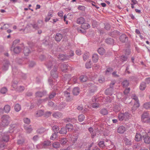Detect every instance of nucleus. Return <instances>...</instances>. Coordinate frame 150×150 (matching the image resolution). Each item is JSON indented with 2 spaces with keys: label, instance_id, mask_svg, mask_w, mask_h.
I'll use <instances>...</instances> for the list:
<instances>
[{
  "label": "nucleus",
  "instance_id": "obj_16",
  "mask_svg": "<svg viewBox=\"0 0 150 150\" xmlns=\"http://www.w3.org/2000/svg\"><path fill=\"white\" fill-rule=\"evenodd\" d=\"M125 131V128L123 126H121L118 127L117 129V132L120 134L124 133Z\"/></svg>",
  "mask_w": 150,
  "mask_h": 150
},
{
  "label": "nucleus",
  "instance_id": "obj_38",
  "mask_svg": "<svg viewBox=\"0 0 150 150\" xmlns=\"http://www.w3.org/2000/svg\"><path fill=\"white\" fill-rule=\"evenodd\" d=\"M25 89V87L23 86H18L16 90L18 92H22Z\"/></svg>",
  "mask_w": 150,
  "mask_h": 150
},
{
  "label": "nucleus",
  "instance_id": "obj_25",
  "mask_svg": "<svg viewBox=\"0 0 150 150\" xmlns=\"http://www.w3.org/2000/svg\"><path fill=\"white\" fill-rule=\"evenodd\" d=\"M47 92L46 91H43L42 92H38L36 93V97H41L43 96Z\"/></svg>",
  "mask_w": 150,
  "mask_h": 150
},
{
  "label": "nucleus",
  "instance_id": "obj_18",
  "mask_svg": "<svg viewBox=\"0 0 150 150\" xmlns=\"http://www.w3.org/2000/svg\"><path fill=\"white\" fill-rule=\"evenodd\" d=\"M85 21V19L82 17L78 18L76 21V22L78 24L82 25L84 23Z\"/></svg>",
  "mask_w": 150,
  "mask_h": 150
},
{
  "label": "nucleus",
  "instance_id": "obj_30",
  "mask_svg": "<svg viewBox=\"0 0 150 150\" xmlns=\"http://www.w3.org/2000/svg\"><path fill=\"white\" fill-rule=\"evenodd\" d=\"M42 144L44 148H45L51 144V142L50 141L47 140L44 141L42 142Z\"/></svg>",
  "mask_w": 150,
  "mask_h": 150
},
{
  "label": "nucleus",
  "instance_id": "obj_10",
  "mask_svg": "<svg viewBox=\"0 0 150 150\" xmlns=\"http://www.w3.org/2000/svg\"><path fill=\"white\" fill-rule=\"evenodd\" d=\"M2 137L0 139V142H7L9 140V134L8 132H5L2 134Z\"/></svg>",
  "mask_w": 150,
  "mask_h": 150
},
{
  "label": "nucleus",
  "instance_id": "obj_9",
  "mask_svg": "<svg viewBox=\"0 0 150 150\" xmlns=\"http://www.w3.org/2000/svg\"><path fill=\"white\" fill-rule=\"evenodd\" d=\"M3 66L2 67V69L6 71L8 69L9 66L10 65L9 61L7 59H5L2 62Z\"/></svg>",
  "mask_w": 150,
  "mask_h": 150
},
{
  "label": "nucleus",
  "instance_id": "obj_32",
  "mask_svg": "<svg viewBox=\"0 0 150 150\" xmlns=\"http://www.w3.org/2000/svg\"><path fill=\"white\" fill-rule=\"evenodd\" d=\"M143 108L147 110L150 109V102L145 103L143 105Z\"/></svg>",
  "mask_w": 150,
  "mask_h": 150
},
{
  "label": "nucleus",
  "instance_id": "obj_52",
  "mask_svg": "<svg viewBox=\"0 0 150 150\" xmlns=\"http://www.w3.org/2000/svg\"><path fill=\"white\" fill-rule=\"evenodd\" d=\"M120 60L122 62H124L127 60V56L123 55L120 57Z\"/></svg>",
  "mask_w": 150,
  "mask_h": 150
},
{
  "label": "nucleus",
  "instance_id": "obj_59",
  "mask_svg": "<svg viewBox=\"0 0 150 150\" xmlns=\"http://www.w3.org/2000/svg\"><path fill=\"white\" fill-rule=\"evenodd\" d=\"M68 54L67 55L69 56V58L73 56L74 55V52L72 50H70L68 53Z\"/></svg>",
  "mask_w": 150,
  "mask_h": 150
},
{
  "label": "nucleus",
  "instance_id": "obj_42",
  "mask_svg": "<svg viewBox=\"0 0 150 150\" xmlns=\"http://www.w3.org/2000/svg\"><path fill=\"white\" fill-rule=\"evenodd\" d=\"M52 145L53 147L56 149L59 148L60 146V144L58 142H55L53 143Z\"/></svg>",
  "mask_w": 150,
  "mask_h": 150
},
{
  "label": "nucleus",
  "instance_id": "obj_27",
  "mask_svg": "<svg viewBox=\"0 0 150 150\" xmlns=\"http://www.w3.org/2000/svg\"><path fill=\"white\" fill-rule=\"evenodd\" d=\"M92 60L94 62H97L98 59V55L96 54H94L92 56Z\"/></svg>",
  "mask_w": 150,
  "mask_h": 150
},
{
  "label": "nucleus",
  "instance_id": "obj_4",
  "mask_svg": "<svg viewBox=\"0 0 150 150\" xmlns=\"http://www.w3.org/2000/svg\"><path fill=\"white\" fill-rule=\"evenodd\" d=\"M132 98L133 100L131 101V102H134V105L132 108V110H135L139 106V104L138 98L134 94L132 95Z\"/></svg>",
  "mask_w": 150,
  "mask_h": 150
},
{
  "label": "nucleus",
  "instance_id": "obj_63",
  "mask_svg": "<svg viewBox=\"0 0 150 150\" xmlns=\"http://www.w3.org/2000/svg\"><path fill=\"white\" fill-rule=\"evenodd\" d=\"M78 8L79 10L82 11H84L85 9V7L83 6H78Z\"/></svg>",
  "mask_w": 150,
  "mask_h": 150
},
{
  "label": "nucleus",
  "instance_id": "obj_61",
  "mask_svg": "<svg viewBox=\"0 0 150 150\" xmlns=\"http://www.w3.org/2000/svg\"><path fill=\"white\" fill-rule=\"evenodd\" d=\"M7 91V89L5 87L3 88L1 90V93L2 94L5 93Z\"/></svg>",
  "mask_w": 150,
  "mask_h": 150
},
{
  "label": "nucleus",
  "instance_id": "obj_15",
  "mask_svg": "<svg viewBox=\"0 0 150 150\" xmlns=\"http://www.w3.org/2000/svg\"><path fill=\"white\" fill-rule=\"evenodd\" d=\"M105 42L107 44L114 45V40L112 38H108L105 40Z\"/></svg>",
  "mask_w": 150,
  "mask_h": 150
},
{
  "label": "nucleus",
  "instance_id": "obj_2",
  "mask_svg": "<svg viewBox=\"0 0 150 150\" xmlns=\"http://www.w3.org/2000/svg\"><path fill=\"white\" fill-rule=\"evenodd\" d=\"M131 117V114L127 112L125 113L120 112L118 116V119L120 121L128 120Z\"/></svg>",
  "mask_w": 150,
  "mask_h": 150
},
{
  "label": "nucleus",
  "instance_id": "obj_56",
  "mask_svg": "<svg viewBox=\"0 0 150 150\" xmlns=\"http://www.w3.org/2000/svg\"><path fill=\"white\" fill-rule=\"evenodd\" d=\"M89 57V53L88 52L83 54V59L84 60H86Z\"/></svg>",
  "mask_w": 150,
  "mask_h": 150
},
{
  "label": "nucleus",
  "instance_id": "obj_1",
  "mask_svg": "<svg viewBox=\"0 0 150 150\" xmlns=\"http://www.w3.org/2000/svg\"><path fill=\"white\" fill-rule=\"evenodd\" d=\"M1 119L0 126L2 127H5L8 126L10 122L11 117L8 115H5L2 116Z\"/></svg>",
  "mask_w": 150,
  "mask_h": 150
},
{
  "label": "nucleus",
  "instance_id": "obj_57",
  "mask_svg": "<svg viewBox=\"0 0 150 150\" xmlns=\"http://www.w3.org/2000/svg\"><path fill=\"white\" fill-rule=\"evenodd\" d=\"M36 147L38 149H41L44 148L42 143H40L37 145Z\"/></svg>",
  "mask_w": 150,
  "mask_h": 150
},
{
  "label": "nucleus",
  "instance_id": "obj_53",
  "mask_svg": "<svg viewBox=\"0 0 150 150\" xmlns=\"http://www.w3.org/2000/svg\"><path fill=\"white\" fill-rule=\"evenodd\" d=\"M30 25L32 26L33 28L35 30H38L39 28L38 24L36 23L31 24Z\"/></svg>",
  "mask_w": 150,
  "mask_h": 150
},
{
  "label": "nucleus",
  "instance_id": "obj_51",
  "mask_svg": "<svg viewBox=\"0 0 150 150\" xmlns=\"http://www.w3.org/2000/svg\"><path fill=\"white\" fill-rule=\"evenodd\" d=\"M85 118L84 115L83 114L80 115L78 116V120L80 122L83 121Z\"/></svg>",
  "mask_w": 150,
  "mask_h": 150
},
{
  "label": "nucleus",
  "instance_id": "obj_21",
  "mask_svg": "<svg viewBox=\"0 0 150 150\" xmlns=\"http://www.w3.org/2000/svg\"><path fill=\"white\" fill-rule=\"evenodd\" d=\"M62 36L60 33H57L55 36V39L57 41H59L62 39Z\"/></svg>",
  "mask_w": 150,
  "mask_h": 150
},
{
  "label": "nucleus",
  "instance_id": "obj_35",
  "mask_svg": "<svg viewBox=\"0 0 150 150\" xmlns=\"http://www.w3.org/2000/svg\"><path fill=\"white\" fill-rule=\"evenodd\" d=\"M24 128L26 132L28 133L31 132L33 130L32 128L30 126H25Z\"/></svg>",
  "mask_w": 150,
  "mask_h": 150
},
{
  "label": "nucleus",
  "instance_id": "obj_50",
  "mask_svg": "<svg viewBox=\"0 0 150 150\" xmlns=\"http://www.w3.org/2000/svg\"><path fill=\"white\" fill-rule=\"evenodd\" d=\"M144 141L146 144H149L150 143V137L149 136H146L144 139Z\"/></svg>",
  "mask_w": 150,
  "mask_h": 150
},
{
  "label": "nucleus",
  "instance_id": "obj_45",
  "mask_svg": "<svg viewBox=\"0 0 150 150\" xmlns=\"http://www.w3.org/2000/svg\"><path fill=\"white\" fill-rule=\"evenodd\" d=\"M100 112L101 114L103 115H106L108 113L107 110L105 108L102 109L100 110Z\"/></svg>",
  "mask_w": 150,
  "mask_h": 150
},
{
  "label": "nucleus",
  "instance_id": "obj_11",
  "mask_svg": "<svg viewBox=\"0 0 150 150\" xmlns=\"http://www.w3.org/2000/svg\"><path fill=\"white\" fill-rule=\"evenodd\" d=\"M120 40L122 42H127L128 41V38L127 36L125 34H122L120 36Z\"/></svg>",
  "mask_w": 150,
  "mask_h": 150
},
{
  "label": "nucleus",
  "instance_id": "obj_6",
  "mask_svg": "<svg viewBox=\"0 0 150 150\" xmlns=\"http://www.w3.org/2000/svg\"><path fill=\"white\" fill-rule=\"evenodd\" d=\"M52 43V38L49 36L45 37L42 40V43L44 45L47 46L51 45Z\"/></svg>",
  "mask_w": 150,
  "mask_h": 150
},
{
  "label": "nucleus",
  "instance_id": "obj_14",
  "mask_svg": "<svg viewBox=\"0 0 150 150\" xmlns=\"http://www.w3.org/2000/svg\"><path fill=\"white\" fill-rule=\"evenodd\" d=\"M58 58L59 60L64 61L69 59V56L67 55H65L63 54H61L59 55Z\"/></svg>",
  "mask_w": 150,
  "mask_h": 150
},
{
  "label": "nucleus",
  "instance_id": "obj_48",
  "mask_svg": "<svg viewBox=\"0 0 150 150\" xmlns=\"http://www.w3.org/2000/svg\"><path fill=\"white\" fill-rule=\"evenodd\" d=\"M19 42L20 40L19 39H16L14 40L13 42L12 47H11V50H12V49L13 47H15L16 45Z\"/></svg>",
  "mask_w": 150,
  "mask_h": 150
},
{
  "label": "nucleus",
  "instance_id": "obj_8",
  "mask_svg": "<svg viewBox=\"0 0 150 150\" xmlns=\"http://www.w3.org/2000/svg\"><path fill=\"white\" fill-rule=\"evenodd\" d=\"M115 83L112 82L110 84V87L106 89L105 91V93L106 95H112L113 93V89L112 88L113 86L115 84Z\"/></svg>",
  "mask_w": 150,
  "mask_h": 150
},
{
  "label": "nucleus",
  "instance_id": "obj_13",
  "mask_svg": "<svg viewBox=\"0 0 150 150\" xmlns=\"http://www.w3.org/2000/svg\"><path fill=\"white\" fill-rule=\"evenodd\" d=\"M68 64L67 63H63L62 64L60 68L62 72H67L68 67Z\"/></svg>",
  "mask_w": 150,
  "mask_h": 150
},
{
  "label": "nucleus",
  "instance_id": "obj_19",
  "mask_svg": "<svg viewBox=\"0 0 150 150\" xmlns=\"http://www.w3.org/2000/svg\"><path fill=\"white\" fill-rule=\"evenodd\" d=\"M18 82L17 81L13 80L12 81L11 86L14 89L16 90L18 86L17 85Z\"/></svg>",
  "mask_w": 150,
  "mask_h": 150
},
{
  "label": "nucleus",
  "instance_id": "obj_26",
  "mask_svg": "<svg viewBox=\"0 0 150 150\" xmlns=\"http://www.w3.org/2000/svg\"><path fill=\"white\" fill-rule=\"evenodd\" d=\"M90 27V25L88 23H83L81 25V28L84 30L87 29Z\"/></svg>",
  "mask_w": 150,
  "mask_h": 150
},
{
  "label": "nucleus",
  "instance_id": "obj_46",
  "mask_svg": "<svg viewBox=\"0 0 150 150\" xmlns=\"http://www.w3.org/2000/svg\"><path fill=\"white\" fill-rule=\"evenodd\" d=\"M98 145L101 148H103L105 147L104 142L103 141H100L98 142Z\"/></svg>",
  "mask_w": 150,
  "mask_h": 150
},
{
  "label": "nucleus",
  "instance_id": "obj_43",
  "mask_svg": "<svg viewBox=\"0 0 150 150\" xmlns=\"http://www.w3.org/2000/svg\"><path fill=\"white\" fill-rule=\"evenodd\" d=\"M57 133L54 132V133L52 134L50 137V139L54 140L56 139L57 138L58 136L57 134Z\"/></svg>",
  "mask_w": 150,
  "mask_h": 150
},
{
  "label": "nucleus",
  "instance_id": "obj_3",
  "mask_svg": "<svg viewBox=\"0 0 150 150\" xmlns=\"http://www.w3.org/2000/svg\"><path fill=\"white\" fill-rule=\"evenodd\" d=\"M48 61H47L45 63V65L47 68L50 70L53 66V64L55 61V60L53 59L52 57L50 56H48L47 57Z\"/></svg>",
  "mask_w": 150,
  "mask_h": 150
},
{
  "label": "nucleus",
  "instance_id": "obj_60",
  "mask_svg": "<svg viewBox=\"0 0 150 150\" xmlns=\"http://www.w3.org/2000/svg\"><path fill=\"white\" fill-rule=\"evenodd\" d=\"M67 120L69 122H75L76 121V119L74 118H67Z\"/></svg>",
  "mask_w": 150,
  "mask_h": 150
},
{
  "label": "nucleus",
  "instance_id": "obj_33",
  "mask_svg": "<svg viewBox=\"0 0 150 150\" xmlns=\"http://www.w3.org/2000/svg\"><path fill=\"white\" fill-rule=\"evenodd\" d=\"M124 140L125 143L126 145H130L132 144V142L131 141L127 138L125 137L124 139Z\"/></svg>",
  "mask_w": 150,
  "mask_h": 150
},
{
  "label": "nucleus",
  "instance_id": "obj_49",
  "mask_svg": "<svg viewBox=\"0 0 150 150\" xmlns=\"http://www.w3.org/2000/svg\"><path fill=\"white\" fill-rule=\"evenodd\" d=\"M98 51L99 54L102 55H103L104 53L105 50L103 48L101 47L98 49Z\"/></svg>",
  "mask_w": 150,
  "mask_h": 150
},
{
  "label": "nucleus",
  "instance_id": "obj_58",
  "mask_svg": "<svg viewBox=\"0 0 150 150\" xmlns=\"http://www.w3.org/2000/svg\"><path fill=\"white\" fill-rule=\"evenodd\" d=\"M86 67V68L88 69L91 68V61H89V62H86L85 64Z\"/></svg>",
  "mask_w": 150,
  "mask_h": 150
},
{
  "label": "nucleus",
  "instance_id": "obj_40",
  "mask_svg": "<svg viewBox=\"0 0 150 150\" xmlns=\"http://www.w3.org/2000/svg\"><path fill=\"white\" fill-rule=\"evenodd\" d=\"M78 138V135L76 134L75 135H74L71 139V141L73 144L74 143L77 141Z\"/></svg>",
  "mask_w": 150,
  "mask_h": 150
},
{
  "label": "nucleus",
  "instance_id": "obj_41",
  "mask_svg": "<svg viewBox=\"0 0 150 150\" xmlns=\"http://www.w3.org/2000/svg\"><path fill=\"white\" fill-rule=\"evenodd\" d=\"M67 139L65 138H62L59 140L60 143L62 145L65 144L67 143Z\"/></svg>",
  "mask_w": 150,
  "mask_h": 150
},
{
  "label": "nucleus",
  "instance_id": "obj_31",
  "mask_svg": "<svg viewBox=\"0 0 150 150\" xmlns=\"http://www.w3.org/2000/svg\"><path fill=\"white\" fill-rule=\"evenodd\" d=\"M64 95L66 97V100L67 101H69L70 99V93L67 91H65L64 92Z\"/></svg>",
  "mask_w": 150,
  "mask_h": 150
},
{
  "label": "nucleus",
  "instance_id": "obj_17",
  "mask_svg": "<svg viewBox=\"0 0 150 150\" xmlns=\"http://www.w3.org/2000/svg\"><path fill=\"white\" fill-rule=\"evenodd\" d=\"M44 111L41 110H39L37 111L35 115L36 117H38L41 116L43 115Z\"/></svg>",
  "mask_w": 150,
  "mask_h": 150
},
{
  "label": "nucleus",
  "instance_id": "obj_62",
  "mask_svg": "<svg viewBox=\"0 0 150 150\" xmlns=\"http://www.w3.org/2000/svg\"><path fill=\"white\" fill-rule=\"evenodd\" d=\"M24 122L27 124H29L30 122V120L28 118H25L23 119Z\"/></svg>",
  "mask_w": 150,
  "mask_h": 150
},
{
  "label": "nucleus",
  "instance_id": "obj_23",
  "mask_svg": "<svg viewBox=\"0 0 150 150\" xmlns=\"http://www.w3.org/2000/svg\"><path fill=\"white\" fill-rule=\"evenodd\" d=\"M52 116L58 119L62 117V114L60 112H57L54 113Z\"/></svg>",
  "mask_w": 150,
  "mask_h": 150
},
{
  "label": "nucleus",
  "instance_id": "obj_20",
  "mask_svg": "<svg viewBox=\"0 0 150 150\" xmlns=\"http://www.w3.org/2000/svg\"><path fill=\"white\" fill-rule=\"evenodd\" d=\"M12 49L13 50L14 53L16 54L19 53L21 50V47L18 46H17L16 47H14L12 48Z\"/></svg>",
  "mask_w": 150,
  "mask_h": 150
},
{
  "label": "nucleus",
  "instance_id": "obj_36",
  "mask_svg": "<svg viewBox=\"0 0 150 150\" xmlns=\"http://www.w3.org/2000/svg\"><path fill=\"white\" fill-rule=\"evenodd\" d=\"M79 79L81 81L85 82L87 81L88 78L86 76H80Z\"/></svg>",
  "mask_w": 150,
  "mask_h": 150
},
{
  "label": "nucleus",
  "instance_id": "obj_54",
  "mask_svg": "<svg viewBox=\"0 0 150 150\" xmlns=\"http://www.w3.org/2000/svg\"><path fill=\"white\" fill-rule=\"evenodd\" d=\"M112 69L111 68H109L107 69L106 71V74H109L112 73Z\"/></svg>",
  "mask_w": 150,
  "mask_h": 150
},
{
  "label": "nucleus",
  "instance_id": "obj_64",
  "mask_svg": "<svg viewBox=\"0 0 150 150\" xmlns=\"http://www.w3.org/2000/svg\"><path fill=\"white\" fill-rule=\"evenodd\" d=\"M56 94L55 92H53L50 93L49 96V97L50 99L52 98L55 96Z\"/></svg>",
  "mask_w": 150,
  "mask_h": 150
},
{
  "label": "nucleus",
  "instance_id": "obj_12",
  "mask_svg": "<svg viewBox=\"0 0 150 150\" xmlns=\"http://www.w3.org/2000/svg\"><path fill=\"white\" fill-rule=\"evenodd\" d=\"M144 132L142 133V135L139 133H136V134L135 136V140L137 141H139L142 139V136L144 137V136H146V134H145Z\"/></svg>",
  "mask_w": 150,
  "mask_h": 150
},
{
  "label": "nucleus",
  "instance_id": "obj_7",
  "mask_svg": "<svg viewBox=\"0 0 150 150\" xmlns=\"http://www.w3.org/2000/svg\"><path fill=\"white\" fill-rule=\"evenodd\" d=\"M58 65L55 64L52 67V69L50 71L51 75H58L59 71L58 70Z\"/></svg>",
  "mask_w": 150,
  "mask_h": 150
},
{
  "label": "nucleus",
  "instance_id": "obj_22",
  "mask_svg": "<svg viewBox=\"0 0 150 150\" xmlns=\"http://www.w3.org/2000/svg\"><path fill=\"white\" fill-rule=\"evenodd\" d=\"M97 89L96 86L93 85L92 84L89 88V91L90 92L93 93L95 92Z\"/></svg>",
  "mask_w": 150,
  "mask_h": 150
},
{
  "label": "nucleus",
  "instance_id": "obj_55",
  "mask_svg": "<svg viewBox=\"0 0 150 150\" xmlns=\"http://www.w3.org/2000/svg\"><path fill=\"white\" fill-rule=\"evenodd\" d=\"M129 84V82L127 80H124L122 83V85L125 87H127L128 85Z\"/></svg>",
  "mask_w": 150,
  "mask_h": 150
},
{
  "label": "nucleus",
  "instance_id": "obj_39",
  "mask_svg": "<svg viewBox=\"0 0 150 150\" xmlns=\"http://www.w3.org/2000/svg\"><path fill=\"white\" fill-rule=\"evenodd\" d=\"M79 89L78 87L74 88L73 91V94L75 95H78L79 93Z\"/></svg>",
  "mask_w": 150,
  "mask_h": 150
},
{
  "label": "nucleus",
  "instance_id": "obj_47",
  "mask_svg": "<svg viewBox=\"0 0 150 150\" xmlns=\"http://www.w3.org/2000/svg\"><path fill=\"white\" fill-rule=\"evenodd\" d=\"M52 128L54 132L57 133H58L59 128L58 126H54L52 127Z\"/></svg>",
  "mask_w": 150,
  "mask_h": 150
},
{
  "label": "nucleus",
  "instance_id": "obj_44",
  "mask_svg": "<svg viewBox=\"0 0 150 150\" xmlns=\"http://www.w3.org/2000/svg\"><path fill=\"white\" fill-rule=\"evenodd\" d=\"M67 132V129L66 127L62 128L59 132V133L61 134H66Z\"/></svg>",
  "mask_w": 150,
  "mask_h": 150
},
{
  "label": "nucleus",
  "instance_id": "obj_34",
  "mask_svg": "<svg viewBox=\"0 0 150 150\" xmlns=\"http://www.w3.org/2000/svg\"><path fill=\"white\" fill-rule=\"evenodd\" d=\"M21 109V107L18 103L16 104L14 106V109L17 112H19Z\"/></svg>",
  "mask_w": 150,
  "mask_h": 150
},
{
  "label": "nucleus",
  "instance_id": "obj_29",
  "mask_svg": "<svg viewBox=\"0 0 150 150\" xmlns=\"http://www.w3.org/2000/svg\"><path fill=\"white\" fill-rule=\"evenodd\" d=\"M66 128L68 131H71L73 129V127L72 124H67Z\"/></svg>",
  "mask_w": 150,
  "mask_h": 150
},
{
  "label": "nucleus",
  "instance_id": "obj_37",
  "mask_svg": "<svg viewBox=\"0 0 150 150\" xmlns=\"http://www.w3.org/2000/svg\"><path fill=\"white\" fill-rule=\"evenodd\" d=\"M146 87V83L144 82H142L140 84L139 88L142 91L144 90Z\"/></svg>",
  "mask_w": 150,
  "mask_h": 150
},
{
  "label": "nucleus",
  "instance_id": "obj_28",
  "mask_svg": "<svg viewBox=\"0 0 150 150\" xmlns=\"http://www.w3.org/2000/svg\"><path fill=\"white\" fill-rule=\"evenodd\" d=\"M30 52V50L27 47H24L23 50V52L25 56H28Z\"/></svg>",
  "mask_w": 150,
  "mask_h": 150
},
{
  "label": "nucleus",
  "instance_id": "obj_24",
  "mask_svg": "<svg viewBox=\"0 0 150 150\" xmlns=\"http://www.w3.org/2000/svg\"><path fill=\"white\" fill-rule=\"evenodd\" d=\"M4 110L5 113H8L11 110V107L9 105H6L4 106Z\"/></svg>",
  "mask_w": 150,
  "mask_h": 150
},
{
  "label": "nucleus",
  "instance_id": "obj_5",
  "mask_svg": "<svg viewBox=\"0 0 150 150\" xmlns=\"http://www.w3.org/2000/svg\"><path fill=\"white\" fill-rule=\"evenodd\" d=\"M150 117L149 113L148 111L144 112L141 115V120L142 122L146 123Z\"/></svg>",
  "mask_w": 150,
  "mask_h": 150
}]
</instances>
